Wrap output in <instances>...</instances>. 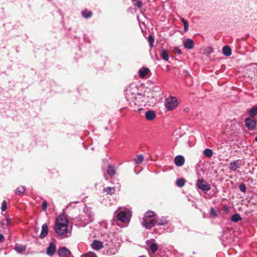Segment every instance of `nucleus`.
<instances>
[{
    "instance_id": "nucleus-1",
    "label": "nucleus",
    "mask_w": 257,
    "mask_h": 257,
    "mask_svg": "<svg viewBox=\"0 0 257 257\" xmlns=\"http://www.w3.org/2000/svg\"><path fill=\"white\" fill-rule=\"evenodd\" d=\"M68 220L64 215L58 216L56 221V225L55 230L56 233L59 235H64L69 233L70 231L68 228Z\"/></svg>"
},
{
    "instance_id": "nucleus-2",
    "label": "nucleus",
    "mask_w": 257,
    "mask_h": 257,
    "mask_svg": "<svg viewBox=\"0 0 257 257\" xmlns=\"http://www.w3.org/2000/svg\"><path fill=\"white\" fill-rule=\"evenodd\" d=\"M178 104V100L173 96L167 98L165 100V107L168 110H172L176 108Z\"/></svg>"
},
{
    "instance_id": "nucleus-3",
    "label": "nucleus",
    "mask_w": 257,
    "mask_h": 257,
    "mask_svg": "<svg viewBox=\"0 0 257 257\" xmlns=\"http://www.w3.org/2000/svg\"><path fill=\"white\" fill-rule=\"evenodd\" d=\"M131 216V212L128 210L121 211L117 215L118 219L124 223L128 222Z\"/></svg>"
},
{
    "instance_id": "nucleus-4",
    "label": "nucleus",
    "mask_w": 257,
    "mask_h": 257,
    "mask_svg": "<svg viewBox=\"0 0 257 257\" xmlns=\"http://www.w3.org/2000/svg\"><path fill=\"white\" fill-rule=\"evenodd\" d=\"M196 185L200 189L203 191H209L210 189L209 184L202 180H198Z\"/></svg>"
},
{
    "instance_id": "nucleus-5",
    "label": "nucleus",
    "mask_w": 257,
    "mask_h": 257,
    "mask_svg": "<svg viewBox=\"0 0 257 257\" xmlns=\"http://www.w3.org/2000/svg\"><path fill=\"white\" fill-rule=\"evenodd\" d=\"M157 223L155 219H147L146 221L143 220L142 224L143 226L145 227L147 229H150L153 227Z\"/></svg>"
},
{
    "instance_id": "nucleus-6",
    "label": "nucleus",
    "mask_w": 257,
    "mask_h": 257,
    "mask_svg": "<svg viewBox=\"0 0 257 257\" xmlns=\"http://www.w3.org/2000/svg\"><path fill=\"white\" fill-rule=\"evenodd\" d=\"M246 126L250 130H253L256 126V121L251 118H246L245 119Z\"/></svg>"
},
{
    "instance_id": "nucleus-7",
    "label": "nucleus",
    "mask_w": 257,
    "mask_h": 257,
    "mask_svg": "<svg viewBox=\"0 0 257 257\" xmlns=\"http://www.w3.org/2000/svg\"><path fill=\"white\" fill-rule=\"evenodd\" d=\"M58 254L60 257H69L70 251L66 247H63L58 250Z\"/></svg>"
},
{
    "instance_id": "nucleus-8",
    "label": "nucleus",
    "mask_w": 257,
    "mask_h": 257,
    "mask_svg": "<svg viewBox=\"0 0 257 257\" xmlns=\"http://www.w3.org/2000/svg\"><path fill=\"white\" fill-rule=\"evenodd\" d=\"M240 164L239 160H236L231 162L229 164V168L233 171L237 170L240 167Z\"/></svg>"
},
{
    "instance_id": "nucleus-9",
    "label": "nucleus",
    "mask_w": 257,
    "mask_h": 257,
    "mask_svg": "<svg viewBox=\"0 0 257 257\" xmlns=\"http://www.w3.org/2000/svg\"><path fill=\"white\" fill-rule=\"evenodd\" d=\"M183 45L186 49H192L194 47V43L192 39L187 38L184 41Z\"/></svg>"
},
{
    "instance_id": "nucleus-10",
    "label": "nucleus",
    "mask_w": 257,
    "mask_h": 257,
    "mask_svg": "<svg viewBox=\"0 0 257 257\" xmlns=\"http://www.w3.org/2000/svg\"><path fill=\"white\" fill-rule=\"evenodd\" d=\"M56 247L54 243L50 242L47 248L46 252L49 255H52L56 251Z\"/></svg>"
},
{
    "instance_id": "nucleus-11",
    "label": "nucleus",
    "mask_w": 257,
    "mask_h": 257,
    "mask_svg": "<svg viewBox=\"0 0 257 257\" xmlns=\"http://www.w3.org/2000/svg\"><path fill=\"white\" fill-rule=\"evenodd\" d=\"M139 73L141 78H144L150 74V70L147 67H142L139 70Z\"/></svg>"
},
{
    "instance_id": "nucleus-12",
    "label": "nucleus",
    "mask_w": 257,
    "mask_h": 257,
    "mask_svg": "<svg viewBox=\"0 0 257 257\" xmlns=\"http://www.w3.org/2000/svg\"><path fill=\"white\" fill-rule=\"evenodd\" d=\"M174 161L176 166L181 167L184 165L185 159L183 156L179 155L175 157Z\"/></svg>"
},
{
    "instance_id": "nucleus-13",
    "label": "nucleus",
    "mask_w": 257,
    "mask_h": 257,
    "mask_svg": "<svg viewBox=\"0 0 257 257\" xmlns=\"http://www.w3.org/2000/svg\"><path fill=\"white\" fill-rule=\"evenodd\" d=\"M48 232V225H47V224L44 223L42 226V229H41V233L40 235V237L41 238H44L47 235Z\"/></svg>"
},
{
    "instance_id": "nucleus-14",
    "label": "nucleus",
    "mask_w": 257,
    "mask_h": 257,
    "mask_svg": "<svg viewBox=\"0 0 257 257\" xmlns=\"http://www.w3.org/2000/svg\"><path fill=\"white\" fill-rule=\"evenodd\" d=\"M92 248L95 250H99L103 247V244L101 241L95 240L91 244Z\"/></svg>"
},
{
    "instance_id": "nucleus-15",
    "label": "nucleus",
    "mask_w": 257,
    "mask_h": 257,
    "mask_svg": "<svg viewBox=\"0 0 257 257\" xmlns=\"http://www.w3.org/2000/svg\"><path fill=\"white\" fill-rule=\"evenodd\" d=\"M156 113L153 110H148L146 112L145 116L148 120H152L156 117Z\"/></svg>"
},
{
    "instance_id": "nucleus-16",
    "label": "nucleus",
    "mask_w": 257,
    "mask_h": 257,
    "mask_svg": "<svg viewBox=\"0 0 257 257\" xmlns=\"http://www.w3.org/2000/svg\"><path fill=\"white\" fill-rule=\"evenodd\" d=\"M155 216V213L154 212L151 211H147L144 214L143 220H144V221H146V219H151L152 217H154Z\"/></svg>"
},
{
    "instance_id": "nucleus-17",
    "label": "nucleus",
    "mask_w": 257,
    "mask_h": 257,
    "mask_svg": "<svg viewBox=\"0 0 257 257\" xmlns=\"http://www.w3.org/2000/svg\"><path fill=\"white\" fill-rule=\"evenodd\" d=\"M222 52L223 54L226 56H229L231 54V50L229 46H225L222 48Z\"/></svg>"
},
{
    "instance_id": "nucleus-18",
    "label": "nucleus",
    "mask_w": 257,
    "mask_h": 257,
    "mask_svg": "<svg viewBox=\"0 0 257 257\" xmlns=\"http://www.w3.org/2000/svg\"><path fill=\"white\" fill-rule=\"evenodd\" d=\"M83 17L87 19L89 18L92 16V13L91 12L87 10H84L81 13Z\"/></svg>"
},
{
    "instance_id": "nucleus-19",
    "label": "nucleus",
    "mask_w": 257,
    "mask_h": 257,
    "mask_svg": "<svg viewBox=\"0 0 257 257\" xmlns=\"http://www.w3.org/2000/svg\"><path fill=\"white\" fill-rule=\"evenodd\" d=\"M203 155L208 158H210L213 156V151L210 149H206L203 151Z\"/></svg>"
},
{
    "instance_id": "nucleus-20",
    "label": "nucleus",
    "mask_w": 257,
    "mask_h": 257,
    "mask_svg": "<svg viewBox=\"0 0 257 257\" xmlns=\"http://www.w3.org/2000/svg\"><path fill=\"white\" fill-rule=\"evenodd\" d=\"M26 249V247L25 245H16L15 247V249L19 253H21L22 252L25 251Z\"/></svg>"
},
{
    "instance_id": "nucleus-21",
    "label": "nucleus",
    "mask_w": 257,
    "mask_h": 257,
    "mask_svg": "<svg viewBox=\"0 0 257 257\" xmlns=\"http://www.w3.org/2000/svg\"><path fill=\"white\" fill-rule=\"evenodd\" d=\"M104 192H106L107 194L112 195L115 192V189L114 187H107L106 188H104L103 189Z\"/></svg>"
},
{
    "instance_id": "nucleus-22",
    "label": "nucleus",
    "mask_w": 257,
    "mask_h": 257,
    "mask_svg": "<svg viewBox=\"0 0 257 257\" xmlns=\"http://www.w3.org/2000/svg\"><path fill=\"white\" fill-rule=\"evenodd\" d=\"M180 20L183 24L184 31L185 32H187L189 27L188 21L183 18H181Z\"/></svg>"
},
{
    "instance_id": "nucleus-23",
    "label": "nucleus",
    "mask_w": 257,
    "mask_h": 257,
    "mask_svg": "<svg viewBox=\"0 0 257 257\" xmlns=\"http://www.w3.org/2000/svg\"><path fill=\"white\" fill-rule=\"evenodd\" d=\"M231 220L232 221L236 222L239 220H241V217L238 214H233L231 218Z\"/></svg>"
},
{
    "instance_id": "nucleus-24",
    "label": "nucleus",
    "mask_w": 257,
    "mask_h": 257,
    "mask_svg": "<svg viewBox=\"0 0 257 257\" xmlns=\"http://www.w3.org/2000/svg\"><path fill=\"white\" fill-rule=\"evenodd\" d=\"M213 52V49L211 47H208L203 50V54L206 55H209Z\"/></svg>"
},
{
    "instance_id": "nucleus-25",
    "label": "nucleus",
    "mask_w": 257,
    "mask_h": 257,
    "mask_svg": "<svg viewBox=\"0 0 257 257\" xmlns=\"http://www.w3.org/2000/svg\"><path fill=\"white\" fill-rule=\"evenodd\" d=\"M107 173L110 176H113L115 174V169L114 166H110L107 170Z\"/></svg>"
},
{
    "instance_id": "nucleus-26",
    "label": "nucleus",
    "mask_w": 257,
    "mask_h": 257,
    "mask_svg": "<svg viewBox=\"0 0 257 257\" xmlns=\"http://www.w3.org/2000/svg\"><path fill=\"white\" fill-rule=\"evenodd\" d=\"M144 160V157L142 155H138L136 158L134 159V161L137 164H141Z\"/></svg>"
},
{
    "instance_id": "nucleus-27",
    "label": "nucleus",
    "mask_w": 257,
    "mask_h": 257,
    "mask_svg": "<svg viewBox=\"0 0 257 257\" xmlns=\"http://www.w3.org/2000/svg\"><path fill=\"white\" fill-rule=\"evenodd\" d=\"M150 248L153 253L156 252L158 249V245L156 243H152L150 244Z\"/></svg>"
},
{
    "instance_id": "nucleus-28",
    "label": "nucleus",
    "mask_w": 257,
    "mask_h": 257,
    "mask_svg": "<svg viewBox=\"0 0 257 257\" xmlns=\"http://www.w3.org/2000/svg\"><path fill=\"white\" fill-rule=\"evenodd\" d=\"M185 183V180L183 178H180L177 179L176 181V184L178 186L182 187L184 186Z\"/></svg>"
},
{
    "instance_id": "nucleus-29",
    "label": "nucleus",
    "mask_w": 257,
    "mask_h": 257,
    "mask_svg": "<svg viewBox=\"0 0 257 257\" xmlns=\"http://www.w3.org/2000/svg\"><path fill=\"white\" fill-rule=\"evenodd\" d=\"M25 191V187L24 186H20L17 188L16 193L18 195H21Z\"/></svg>"
},
{
    "instance_id": "nucleus-30",
    "label": "nucleus",
    "mask_w": 257,
    "mask_h": 257,
    "mask_svg": "<svg viewBox=\"0 0 257 257\" xmlns=\"http://www.w3.org/2000/svg\"><path fill=\"white\" fill-rule=\"evenodd\" d=\"M161 57L165 61H168L169 59L168 54L167 51L163 49L161 52Z\"/></svg>"
},
{
    "instance_id": "nucleus-31",
    "label": "nucleus",
    "mask_w": 257,
    "mask_h": 257,
    "mask_svg": "<svg viewBox=\"0 0 257 257\" xmlns=\"http://www.w3.org/2000/svg\"><path fill=\"white\" fill-rule=\"evenodd\" d=\"M249 113L251 116H253L257 114V106L253 107L249 110Z\"/></svg>"
},
{
    "instance_id": "nucleus-32",
    "label": "nucleus",
    "mask_w": 257,
    "mask_h": 257,
    "mask_svg": "<svg viewBox=\"0 0 257 257\" xmlns=\"http://www.w3.org/2000/svg\"><path fill=\"white\" fill-rule=\"evenodd\" d=\"M85 213L87 214V217L90 221H91V218L93 216V214L91 212L88 208H86V210H84Z\"/></svg>"
},
{
    "instance_id": "nucleus-33",
    "label": "nucleus",
    "mask_w": 257,
    "mask_h": 257,
    "mask_svg": "<svg viewBox=\"0 0 257 257\" xmlns=\"http://www.w3.org/2000/svg\"><path fill=\"white\" fill-rule=\"evenodd\" d=\"M148 41L149 42L150 47H152L153 46L154 39L152 35H150L149 36Z\"/></svg>"
},
{
    "instance_id": "nucleus-34",
    "label": "nucleus",
    "mask_w": 257,
    "mask_h": 257,
    "mask_svg": "<svg viewBox=\"0 0 257 257\" xmlns=\"http://www.w3.org/2000/svg\"><path fill=\"white\" fill-rule=\"evenodd\" d=\"M1 209L2 211H5L7 209V202L5 200L2 202Z\"/></svg>"
},
{
    "instance_id": "nucleus-35",
    "label": "nucleus",
    "mask_w": 257,
    "mask_h": 257,
    "mask_svg": "<svg viewBox=\"0 0 257 257\" xmlns=\"http://www.w3.org/2000/svg\"><path fill=\"white\" fill-rule=\"evenodd\" d=\"M85 257H97V256L94 252H89L86 254Z\"/></svg>"
},
{
    "instance_id": "nucleus-36",
    "label": "nucleus",
    "mask_w": 257,
    "mask_h": 257,
    "mask_svg": "<svg viewBox=\"0 0 257 257\" xmlns=\"http://www.w3.org/2000/svg\"><path fill=\"white\" fill-rule=\"evenodd\" d=\"M47 207V203L46 201H44L42 203V209L43 211H46Z\"/></svg>"
},
{
    "instance_id": "nucleus-37",
    "label": "nucleus",
    "mask_w": 257,
    "mask_h": 257,
    "mask_svg": "<svg viewBox=\"0 0 257 257\" xmlns=\"http://www.w3.org/2000/svg\"><path fill=\"white\" fill-rule=\"evenodd\" d=\"M136 3L135 5L138 7L139 8H141L142 7V3L140 1H136Z\"/></svg>"
},
{
    "instance_id": "nucleus-38",
    "label": "nucleus",
    "mask_w": 257,
    "mask_h": 257,
    "mask_svg": "<svg viewBox=\"0 0 257 257\" xmlns=\"http://www.w3.org/2000/svg\"><path fill=\"white\" fill-rule=\"evenodd\" d=\"M173 51L178 54H181L182 53L181 50L178 48H174Z\"/></svg>"
},
{
    "instance_id": "nucleus-39",
    "label": "nucleus",
    "mask_w": 257,
    "mask_h": 257,
    "mask_svg": "<svg viewBox=\"0 0 257 257\" xmlns=\"http://www.w3.org/2000/svg\"><path fill=\"white\" fill-rule=\"evenodd\" d=\"M210 214L211 215H212L213 216H217V214L216 213L215 210L213 208H211Z\"/></svg>"
},
{
    "instance_id": "nucleus-40",
    "label": "nucleus",
    "mask_w": 257,
    "mask_h": 257,
    "mask_svg": "<svg viewBox=\"0 0 257 257\" xmlns=\"http://www.w3.org/2000/svg\"><path fill=\"white\" fill-rule=\"evenodd\" d=\"M239 189H240V190L243 192H245L246 190V188H245V187L244 185H240Z\"/></svg>"
},
{
    "instance_id": "nucleus-41",
    "label": "nucleus",
    "mask_w": 257,
    "mask_h": 257,
    "mask_svg": "<svg viewBox=\"0 0 257 257\" xmlns=\"http://www.w3.org/2000/svg\"><path fill=\"white\" fill-rule=\"evenodd\" d=\"M167 221L166 220H165L164 222L163 221V220H161L160 221H159L158 222V225H164V224H167Z\"/></svg>"
},
{
    "instance_id": "nucleus-42",
    "label": "nucleus",
    "mask_w": 257,
    "mask_h": 257,
    "mask_svg": "<svg viewBox=\"0 0 257 257\" xmlns=\"http://www.w3.org/2000/svg\"><path fill=\"white\" fill-rule=\"evenodd\" d=\"M4 238V235L0 233V242L3 241Z\"/></svg>"
},
{
    "instance_id": "nucleus-43",
    "label": "nucleus",
    "mask_w": 257,
    "mask_h": 257,
    "mask_svg": "<svg viewBox=\"0 0 257 257\" xmlns=\"http://www.w3.org/2000/svg\"><path fill=\"white\" fill-rule=\"evenodd\" d=\"M7 221L8 225L10 224L11 222L10 219H7Z\"/></svg>"
},
{
    "instance_id": "nucleus-44",
    "label": "nucleus",
    "mask_w": 257,
    "mask_h": 257,
    "mask_svg": "<svg viewBox=\"0 0 257 257\" xmlns=\"http://www.w3.org/2000/svg\"><path fill=\"white\" fill-rule=\"evenodd\" d=\"M185 72L186 73L187 75H189L188 72L187 71H185Z\"/></svg>"
},
{
    "instance_id": "nucleus-45",
    "label": "nucleus",
    "mask_w": 257,
    "mask_h": 257,
    "mask_svg": "<svg viewBox=\"0 0 257 257\" xmlns=\"http://www.w3.org/2000/svg\"><path fill=\"white\" fill-rule=\"evenodd\" d=\"M255 141L257 142V136L255 138Z\"/></svg>"
},
{
    "instance_id": "nucleus-46",
    "label": "nucleus",
    "mask_w": 257,
    "mask_h": 257,
    "mask_svg": "<svg viewBox=\"0 0 257 257\" xmlns=\"http://www.w3.org/2000/svg\"><path fill=\"white\" fill-rule=\"evenodd\" d=\"M167 71H168V70H169L168 65H167Z\"/></svg>"
},
{
    "instance_id": "nucleus-47",
    "label": "nucleus",
    "mask_w": 257,
    "mask_h": 257,
    "mask_svg": "<svg viewBox=\"0 0 257 257\" xmlns=\"http://www.w3.org/2000/svg\"><path fill=\"white\" fill-rule=\"evenodd\" d=\"M139 257H144V256H143V255H141V256H139Z\"/></svg>"
},
{
    "instance_id": "nucleus-48",
    "label": "nucleus",
    "mask_w": 257,
    "mask_h": 257,
    "mask_svg": "<svg viewBox=\"0 0 257 257\" xmlns=\"http://www.w3.org/2000/svg\"><path fill=\"white\" fill-rule=\"evenodd\" d=\"M253 64H255V65H257V63H254Z\"/></svg>"
}]
</instances>
